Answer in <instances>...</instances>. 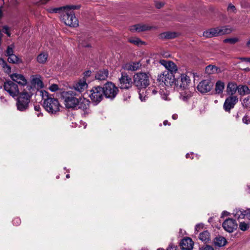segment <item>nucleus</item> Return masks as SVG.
Here are the masks:
<instances>
[{
    "mask_svg": "<svg viewBox=\"0 0 250 250\" xmlns=\"http://www.w3.org/2000/svg\"><path fill=\"white\" fill-rule=\"evenodd\" d=\"M7 60L9 62L12 63H19L22 62L21 60L15 54L8 56Z\"/></svg>",
    "mask_w": 250,
    "mask_h": 250,
    "instance_id": "e433bc0d",
    "label": "nucleus"
},
{
    "mask_svg": "<svg viewBox=\"0 0 250 250\" xmlns=\"http://www.w3.org/2000/svg\"><path fill=\"white\" fill-rule=\"evenodd\" d=\"M49 89L52 92H55L58 89V85L56 84H53L49 87Z\"/></svg>",
    "mask_w": 250,
    "mask_h": 250,
    "instance_id": "de8ad7c7",
    "label": "nucleus"
},
{
    "mask_svg": "<svg viewBox=\"0 0 250 250\" xmlns=\"http://www.w3.org/2000/svg\"><path fill=\"white\" fill-rule=\"evenodd\" d=\"M163 5H164V4L162 2H157L156 3V7L158 9L162 8Z\"/></svg>",
    "mask_w": 250,
    "mask_h": 250,
    "instance_id": "864d4df0",
    "label": "nucleus"
},
{
    "mask_svg": "<svg viewBox=\"0 0 250 250\" xmlns=\"http://www.w3.org/2000/svg\"><path fill=\"white\" fill-rule=\"evenodd\" d=\"M200 227H202V226L200 225V224H198V225H196V226H195V231H196L197 232H198V229H199Z\"/></svg>",
    "mask_w": 250,
    "mask_h": 250,
    "instance_id": "bf43d9fd",
    "label": "nucleus"
},
{
    "mask_svg": "<svg viewBox=\"0 0 250 250\" xmlns=\"http://www.w3.org/2000/svg\"><path fill=\"white\" fill-rule=\"evenodd\" d=\"M4 88L13 97L18 96L19 94L17 84L11 81H7L4 83Z\"/></svg>",
    "mask_w": 250,
    "mask_h": 250,
    "instance_id": "9b49d317",
    "label": "nucleus"
},
{
    "mask_svg": "<svg viewBox=\"0 0 250 250\" xmlns=\"http://www.w3.org/2000/svg\"><path fill=\"white\" fill-rule=\"evenodd\" d=\"M192 94L188 90L180 92V98L184 102H187L191 97Z\"/></svg>",
    "mask_w": 250,
    "mask_h": 250,
    "instance_id": "7c9ffc66",
    "label": "nucleus"
},
{
    "mask_svg": "<svg viewBox=\"0 0 250 250\" xmlns=\"http://www.w3.org/2000/svg\"><path fill=\"white\" fill-rule=\"evenodd\" d=\"M160 63L166 68V71H168L172 74L177 71V66L171 61L162 60H160Z\"/></svg>",
    "mask_w": 250,
    "mask_h": 250,
    "instance_id": "a211bd4d",
    "label": "nucleus"
},
{
    "mask_svg": "<svg viewBox=\"0 0 250 250\" xmlns=\"http://www.w3.org/2000/svg\"><path fill=\"white\" fill-rule=\"evenodd\" d=\"M79 95L73 90L68 91H64L62 93V97L64 100V103L67 108H76L79 103L80 97Z\"/></svg>",
    "mask_w": 250,
    "mask_h": 250,
    "instance_id": "20e7f679",
    "label": "nucleus"
},
{
    "mask_svg": "<svg viewBox=\"0 0 250 250\" xmlns=\"http://www.w3.org/2000/svg\"><path fill=\"white\" fill-rule=\"evenodd\" d=\"M243 213H244V219H247L248 220H250V209H247V210H245L243 212Z\"/></svg>",
    "mask_w": 250,
    "mask_h": 250,
    "instance_id": "a18cd8bd",
    "label": "nucleus"
},
{
    "mask_svg": "<svg viewBox=\"0 0 250 250\" xmlns=\"http://www.w3.org/2000/svg\"><path fill=\"white\" fill-rule=\"evenodd\" d=\"M213 85V84L210 80H204L199 83L197 88L201 93H206L211 90Z\"/></svg>",
    "mask_w": 250,
    "mask_h": 250,
    "instance_id": "f8f14e48",
    "label": "nucleus"
},
{
    "mask_svg": "<svg viewBox=\"0 0 250 250\" xmlns=\"http://www.w3.org/2000/svg\"><path fill=\"white\" fill-rule=\"evenodd\" d=\"M227 240L223 236H219L216 237L213 240V244L216 247H221L225 246Z\"/></svg>",
    "mask_w": 250,
    "mask_h": 250,
    "instance_id": "a878e982",
    "label": "nucleus"
},
{
    "mask_svg": "<svg viewBox=\"0 0 250 250\" xmlns=\"http://www.w3.org/2000/svg\"><path fill=\"white\" fill-rule=\"evenodd\" d=\"M238 92L241 96L249 94L250 93V89L248 86L245 85H239L238 87Z\"/></svg>",
    "mask_w": 250,
    "mask_h": 250,
    "instance_id": "c85d7f7f",
    "label": "nucleus"
},
{
    "mask_svg": "<svg viewBox=\"0 0 250 250\" xmlns=\"http://www.w3.org/2000/svg\"><path fill=\"white\" fill-rule=\"evenodd\" d=\"M159 89V87L152 85L147 89H145V88L140 89L139 91L140 99L142 102L146 101L149 96L157 94Z\"/></svg>",
    "mask_w": 250,
    "mask_h": 250,
    "instance_id": "9d476101",
    "label": "nucleus"
},
{
    "mask_svg": "<svg viewBox=\"0 0 250 250\" xmlns=\"http://www.w3.org/2000/svg\"><path fill=\"white\" fill-rule=\"evenodd\" d=\"M228 10L230 12H234L236 10V8L234 5L229 4L228 7Z\"/></svg>",
    "mask_w": 250,
    "mask_h": 250,
    "instance_id": "09e8293b",
    "label": "nucleus"
},
{
    "mask_svg": "<svg viewBox=\"0 0 250 250\" xmlns=\"http://www.w3.org/2000/svg\"><path fill=\"white\" fill-rule=\"evenodd\" d=\"M10 77L13 81L16 82L22 86L26 85L27 84V79L22 74L13 73L10 75Z\"/></svg>",
    "mask_w": 250,
    "mask_h": 250,
    "instance_id": "f3484780",
    "label": "nucleus"
},
{
    "mask_svg": "<svg viewBox=\"0 0 250 250\" xmlns=\"http://www.w3.org/2000/svg\"><path fill=\"white\" fill-rule=\"evenodd\" d=\"M247 45L248 46V47H250V39L249 40V41L247 42Z\"/></svg>",
    "mask_w": 250,
    "mask_h": 250,
    "instance_id": "774afa93",
    "label": "nucleus"
},
{
    "mask_svg": "<svg viewBox=\"0 0 250 250\" xmlns=\"http://www.w3.org/2000/svg\"><path fill=\"white\" fill-rule=\"evenodd\" d=\"M48 54L45 52H42L37 57V61L39 63L44 64L47 61Z\"/></svg>",
    "mask_w": 250,
    "mask_h": 250,
    "instance_id": "2f4dec72",
    "label": "nucleus"
},
{
    "mask_svg": "<svg viewBox=\"0 0 250 250\" xmlns=\"http://www.w3.org/2000/svg\"><path fill=\"white\" fill-rule=\"evenodd\" d=\"M209 233L208 231H204L200 234L199 238L202 242L208 243L209 241Z\"/></svg>",
    "mask_w": 250,
    "mask_h": 250,
    "instance_id": "f704fd0d",
    "label": "nucleus"
},
{
    "mask_svg": "<svg viewBox=\"0 0 250 250\" xmlns=\"http://www.w3.org/2000/svg\"><path fill=\"white\" fill-rule=\"evenodd\" d=\"M224 229L227 232H232L237 228V224L234 219L229 218L224 221L222 224Z\"/></svg>",
    "mask_w": 250,
    "mask_h": 250,
    "instance_id": "dca6fc26",
    "label": "nucleus"
},
{
    "mask_svg": "<svg viewBox=\"0 0 250 250\" xmlns=\"http://www.w3.org/2000/svg\"><path fill=\"white\" fill-rule=\"evenodd\" d=\"M242 105L245 107H250V96H248L243 99Z\"/></svg>",
    "mask_w": 250,
    "mask_h": 250,
    "instance_id": "ea45409f",
    "label": "nucleus"
},
{
    "mask_svg": "<svg viewBox=\"0 0 250 250\" xmlns=\"http://www.w3.org/2000/svg\"><path fill=\"white\" fill-rule=\"evenodd\" d=\"M109 75L108 71L107 69H103L98 71L95 75V78L100 81L105 80Z\"/></svg>",
    "mask_w": 250,
    "mask_h": 250,
    "instance_id": "393cba45",
    "label": "nucleus"
},
{
    "mask_svg": "<svg viewBox=\"0 0 250 250\" xmlns=\"http://www.w3.org/2000/svg\"><path fill=\"white\" fill-rule=\"evenodd\" d=\"M104 96L102 87L98 86L93 87L89 93V97L96 104L99 103L103 99Z\"/></svg>",
    "mask_w": 250,
    "mask_h": 250,
    "instance_id": "1a4fd4ad",
    "label": "nucleus"
},
{
    "mask_svg": "<svg viewBox=\"0 0 250 250\" xmlns=\"http://www.w3.org/2000/svg\"><path fill=\"white\" fill-rule=\"evenodd\" d=\"M42 98L43 99V107L48 112L55 114L59 111L60 104L57 99L48 96V93L46 91H42Z\"/></svg>",
    "mask_w": 250,
    "mask_h": 250,
    "instance_id": "7ed1b4c3",
    "label": "nucleus"
},
{
    "mask_svg": "<svg viewBox=\"0 0 250 250\" xmlns=\"http://www.w3.org/2000/svg\"><path fill=\"white\" fill-rule=\"evenodd\" d=\"M34 109L37 112L41 111V107L39 105H36L34 106Z\"/></svg>",
    "mask_w": 250,
    "mask_h": 250,
    "instance_id": "5fc2aeb1",
    "label": "nucleus"
},
{
    "mask_svg": "<svg viewBox=\"0 0 250 250\" xmlns=\"http://www.w3.org/2000/svg\"><path fill=\"white\" fill-rule=\"evenodd\" d=\"M161 96L162 99H163L165 100H168V95L167 94L162 95Z\"/></svg>",
    "mask_w": 250,
    "mask_h": 250,
    "instance_id": "052dcab7",
    "label": "nucleus"
},
{
    "mask_svg": "<svg viewBox=\"0 0 250 250\" xmlns=\"http://www.w3.org/2000/svg\"><path fill=\"white\" fill-rule=\"evenodd\" d=\"M206 72L208 74L219 73L221 72V70L215 65H209L206 67Z\"/></svg>",
    "mask_w": 250,
    "mask_h": 250,
    "instance_id": "cd10ccee",
    "label": "nucleus"
},
{
    "mask_svg": "<svg viewBox=\"0 0 250 250\" xmlns=\"http://www.w3.org/2000/svg\"><path fill=\"white\" fill-rule=\"evenodd\" d=\"M229 214V213L227 211H224L222 213L221 217H224V216H227Z\"/></svg>",
    "mask_w": 250,
    "mask_h": 250,
    "instance_id": "6e6d98bb",
    "label": "nucleus"
},
{
    "mask_svg": "<svg viewBox=\"0 0 250 250\" xmlns=\"http://www.w3.org/2000/svg\"><path fill=\"white\" fill-rule=\"evenodd\" d=\"M0 100H1L2 102H4L6 101V100L4 99V98L3 96H1L0 97Z\"/></svg>",
    "mask_w": 250,
    "mask_h": 250,
    "instance_id": "338daca9",
    "label": "nucleus"
},
{
    "mask_svg": "<svg viewBox=\"0 0 250 250\" xmlns=\"http://www.w3.org/2000/svg\"><path fill=\"white\" fill-rule=\"evenodd\" d=\"M48 0H41L40 2H41V4H43L46 3L47 2Z\"/></svg>",
    "mask_w": 250,
    "mask_h": 250,
    "instance_id": "e2e57ef3",
    "label": "nucleus"
},
{
    "mask_svg": "<svg viewBox=\"0 0 250 250\" xmlns=\"http://www.w3.org/2000/svg\"><path fill=\"white\" fill-rule=\"evenodd\" d=\"M141 66L139 62H131L128 65L127 69L130 71H134L138 70Z\"/></svg>",
    "mask_w": 250,
    "mask_h": 250,
    "instance_id": "c9c22d12",
    "label": "nucleus"
},
{
    "mask_svg": "<svg viewBox=\"0 0 250 250\" xmlns=\"http://www.w3.org/2000/svg\"><path fill=\"white\" fill-rule=\"evenodd\" d=\"M172 118L174 120H176L178 118V115L176 114H174L172 116Z\"/></svg>",
    "mask_w": 250,
    "mask_h": 250,
    "instance_id": "680f3d73",
    "label": "nucleus"
},
{
    "mask_svg": "<svg viewBox=\"0 0 250 250\" xmlns=\"http://www.w3.org/2000/svg\"><path fill=\"white\" fill-rule=\"evenodd\" d=\"M238 85L235 82L232 81L228 82L226 87L227 94L231 96H234V95L238 91Z\"/></svg>",
    "mask_w": 250,
    "mask_h": 250,
    "instance_id": "aec40b11",
    "label": "nucleus"
},
{
    "mask_svg": "<svg viewBox=\"0 0 250 250\" xmlns=\"http://www.w3.org/2000/svg\"><path fill=\"white\" fill-rule=\"evenodd\" d=\"M176 33L172 32H166L161 33L160 35V37L161 39H173L176 37Z\"/></svg>",
    "mask_w": 250,
    "mask_h": 250,
    "instance_id": "473e14b6",
    "label": "nucleus"
},
{
    "mask_svg": "<svg viewBox=\"0 0 250 250\" xmlns=\"http://www.w3.org/2000/svg\"><path fill=\"white\" fill-rule=\"evenodd\" d=\"M245 210L243 209H236L233 210V214L236 218L238 219H244V213Z\"/></svg>",
    "mask_w": 250,
    "mask_h": 250,
    "instance_id": "4c0bfd02",
    "label": "nucleus"
},
{
    "mask_svg": "<svg viewBox=\"0 0 250 250\" xmlns=\"http://www.w3.org/2000/svg\"><path fill=\"white\" fill-rule=\"evenodd\" d=\"M2 30L3 33H4L7 35V36H10V33L9 32V28L8 27V26L6 25L3 26Z\"/></svg>",
    "mask_w": 250,
    "mask_h": 250,
    "instance_id": "c03bdc74",
    "label": "nucleus"
},
{
    "mask_svg": "<svg viewBox=\"0 0 250 250\" xmlns=\"http://www.w3.org/2000/svg\"><path fill=\"white\" fill-rule=\"evenodd\" d=\"M200 250H214V249L210 246L206 245L202 247Z\"/></svg>",
    "mask_w": 250,
    "mask_h": 250,
    "instance_id": "3c124183",
    "label": "nucleus"
},
{
    "mask_svg": "<svg viewBox=\"0 0 250 250\" xmlns=\"http://www.w3.org/2000/svg\"><path fill=\"white\" fill-rule=\"evenodd\" d=\"M31 84L38 89L42 88L43 86V83L41 80V76L39 75H32L31 77Z\"/></svg>",
    "mask_w": 250,
    "mask_h": 250,
    "instance_id": "4be33fe9",
    "label": "nucleus"
},
{
    "mask_svg": "<svg viewBox=\"0 0 250 250\" xmlns=\"http://www.w3.org/2000/svg\"><path fill=\"white\" fill-rule=\"evenodd\" d=\"M13 222L14 225L18 226L21 223V220L19 218H15Z\"/></svg>",
    "mask_w": 250,
    "mask_h": 250,
    "instance_id": "603ef678",
    "label": "nucleus"
},
{
    "mask_svg": "<svg viewBox=\"0 0 250 250\" xmlns=\"http://www.w3.org/2000/svg\"><path fill=\"white\" fill-rule=\"evenodd\" d=\"M87 86L88 84L86 83V79H83L75 83L71 90H74L78 95H80L82 92L87 88Z\"/></svg>",
    "mask_w": 250,
    "mask_h": 250,
    "instance_id": "2eb2a0df",
    "label": "nucleus"
},
{
    "mask_svg": "<svg viewBox=\"0 0 250 250\" xmlns=\"http://www.w3.org/2000/svg\"><path fill=\"white\" fill-rule=\"evenodd\" d=\"M133 82L139 88H145L149 84V76L146 73H137L133 76Z\"/></svg>",
    "mask_w": 250,
    "mask_h": 250,
    "instance_id": "423d86ee",
    "label": "nucleus"
},
{
    "mask_svg": "<svg viewBox=\"0 0 250 250\" xmlns=\"http://www.w3.org/2000/svg\"><path fill=\"white\" fill-rule=\"evenodd\" d=\"M81 44L82 46L85 47H89L91 46V45L89 43L81 42Z\"/></svg>",
    "mask_w": 250,
    "mask_h": 250,
    "instance_id": "13d9d810",
    "label": "nucleus"
},
{
    "mask_svg": "<svg viewBox=\"0 0 250 250\" xmlns=\"http://www.w3.org/2000/svg\"><path fill=\"white\" fill-rule=\"evenodd\" d=\"M0 67L6 73L9 74L11 72V67L10 65L2 58H0Z\"/></svg>",
    "mask_w": 250,
    "mask_h": 250,
    "instance_id": "c756f323",
    "label": "nucleus"
},
{
    "mask_svg": "<svg viewBox=\"0 0 250 250\" xmlns=\"http://www.w3.org/2000/svg\"><path fill=\"white\" fill-rule=\"evenodd\" d=\"M68 9L67 6H63V7H60L58 8H49L47 9V11L48 12L50 13H60L61 14V15L62 14V13L64 12V11L65 9Z\"/></svg>",
    "mask_w": 250,
    "mask_h": 250,
    "instance_id": "72a5a7b5",
    "label": "nucleus"
},
{
    "mask_svg": "<svg viewBox=\"0 0 250 250\" xmlns=\"http://www.w3.org/2000/svg\"><path fill=\"white\" fill-rule=\"evenodd\" d=\"M232 31V28L229 26L211 28L203 32V36L206 38H209L213 37L228 34Z\"/></svg>",
    "mask_w": 250,
    "mask_h": 250,
    "instance_id": "39448f33",
    "label": "nucleus"
},
{
    "mask_svg": "<svg viewBox=\"0 0 250 250\" xmlns=\"http://www.w3.org/2000/svg\"><path fill=\"white\" fill-rule=\"evenodd\" d=\"M35 91V87L27 85L26 88L20 93L17 99L16 106L20 111H24L28 109L32 96Z\"/></svg>",
    "mask_w": 250,
    "mask_h": 250,
    "instance_id": "f257e3e1",
    "label": "nucleus"
},
{
    "mask_svg": "<svg viewBox=\"0 0 250 250\" xmlns=\"http://www.w3.org/2000/svg\"><path fill=\"white\" fill-rule=\"evenodd\" d=\"M128 41L134 44L139 45L143 42L138 38H131L129 39Z\"/></svg>",
    "mask_w": 250,
    "mask_h": 250,
    "instance_id": "58836bf2",
    "label": "nucleus"
},
{
    "mask_svg": "<svg viewBox=\"0 0 250 250\" xmlns=\"http://www.w3.org/2000/svg\"><path fill=\"white\" fill-rule=\"evenodd\" d=\"M14 47V45L13 44H11L7 47V48L6 50V55L8 57L10 55H14L13 54V48Z\"/></svg>",
    "mask_w": 250,
    "mask_h": 250,
    "instance_id": "79ce46f5",
    "label": "nucleus"
},
{
    "mask_svg": "<svg viewBox=\"0 0 250 250\" xmlns=\"http://www.w3.org/2000/svg\"><path fill=\"white\" fill-rule=\"evenodd\" d=\"M131 78L126 74L122 73V76L119 79V86L121 89H127L132 86Z\"/></svg>",
    "mask_w": 250,
    "mask_h": 250,
    "instance_id": "4468645a",
    "label": "nucleus"
},
{
    "mask_svg": "<svg viewBox=\"0 0 250 250\" xmlns=\"http://www.w3.org/2000/svg\"><path fill=\"white\" fill-rule=\"evenodd\" d=\"M163 124L164 125H170V124H168V121L167 120H165L163 122Z\"/></svg>",
    "mask_w": 250,
    "mask_h": 250,
    "instance_id": "69168bd1",
    "label": "nucleus"
},
{
    "mask_svg": "<svg viewBox=\"0 0 250 250\" xmlns=\"http://www.w3.org/2000/svg\"><path fill=\"white\" fill-rule=\"evenodd\" d=\"M238 41V39L237 38H228L224 40V42H228L230 44H234Z\"/></svg>",
    "mask_w": 250,
    "mask_h": 250,
    "instance_id": "37998d69",
    "label": "nucleus"
},
{
    "mask_svg": "<svg viewBox=\"0 0 250 250\" xmlns=\"http://www.w3.org/2000/svg\"><path fill=\"white\" fill-rule=\"evenodd\" d=\"M151 27L146 24H136L131 26L130 28V31L134 32H142L149 30L151 29Z\"/></svg>",
    "mask_w": 250,
    "mask_h": 250,
    "instance_id": "b1692460",
    "label": "nucleus"
},
{
    "mask_svg": "<svg viewBox=\"0 0 250 250\" xmlns=\"http://www.w3.org/2000/svg\"><path fill=\"white\" fill-rule=\"evenodd\" d=\"M158 81L160 84L169 86L175 82L174 74L168 71H165L158 76Z\"/></svg>",
    "mask_w": 250,
    "mask_h": 250,
    "instance_id": "0eeeda50",
    "label": "nucleus"
},
{
    "mask_svg": "<svg viewBox=\"0 0 250 250\" xmlns=\"http://www.w3.org/2000/svg\"><path fill=\"white\" fill-rule=\"evenodd\" d=\"M238 101V98L236 96H229L227 97L223 104V108L227 112H230L236 104Z\"/></svg>",
    "mask_w": 250,
    "mask_h": 250,
    "instance_id": "ddd939ff",
    "label": "nucleus"
},
{
    "mask_svg": "<svg viewBox=\"0 0 250 250\" xmlns=\"http://www.w3.org/2000/svg\"><path fill=\"white\" fill-rule=\"evenodd\" d=\"M225 89V83L222 81L218 80L215 85V91L216 94H221Z\"/></svg>",
    "mask_w": 250,
    "mask_h": 250,
    "instance_id": "bb28decb",
    "label": "nucleus"
},
{
    "mask_svg": "<svg viewBox=\"0 0 250 250\" xmlns=\"http://www.w3.org/2000/svg\"><path fill=\"white\" fill-rule=\"evenodd\" d=\"M92 73V72L90 70H87L83 73L84 77L83 79H85L86 78L89 77Z\"/></svg>",
    "mask_w": 250,
    "mask_h": 250,
    "instance_id": "8fccbe9b",
    "label": "nucleus"
},
{
    "mask_svg": "<svg viewBox=\"0 0 250 250\" xmlns=\"http://www.w3.org/2000/svg\"><path fill=\"white\" fill-rule=\"evenodd\" d=\"M190 82V79L188 76L185 74H181L180 78L177 80V85L183 89H186Z\"/></svg>",
    "mask_w": 250,
    "mask_h": 250,
    "instance_id": "6ab92c4d",
    "label": "nucleus"
},
{
    "mask_svg": "<svg viewBox=\"0 0 250 250\" xmlns=\"http://www.w3.org/2000/svg\"><path fill=\"white\" fill-rule=\"evenodd\" d=\"M240 60L242 61L250 62V58H241Z\"/></svg>",
    "mask_w": 250,
    "mask_h": 250,
    "instance_id": "4d7b16f0",
    "label": "nucleus"
},
{
    "mask_svg": "<svg viewBox=\"0 0 250 250\" xmlns=\"http://www.w3.org/2000/svg\"><path fill=\"white\" fill-rule=\"evenodd\" d=\"M36 114H37V116L38 117H40V116H42V113H41L40 111V112H37Z\"/></svg>",
    "mask_w": 250,
    "mask_h": 250,
    "instance_id": "0e129e2a",
    "label": "nucleus"
},
{
    "mask_svg": "<svg viewBox=\"0 0 250 250\" xmlns=\"http://www.w3.org/2000/svg\"><path fill=\"white\" fill-rule=\"evenodd\" d=\"M243 122L246 124H249L250 123V117L246 115L243 118Z\"/></svg>",
    "mask_w": 250,
    "mask_h": 250,
    "instance_id": "49530a36",
    "label": "nucleus"
},
{
    "mask_svg": "<svg viewBox=\"0 0 250 250\" xmlns=\"http://www.w3.org/2000/svg\"><path fill=\"white\" fill-rule=\"evenodd\" d=\"M250 228V225L245 222H240L239 224V229L242 231H246Z\"/></svg>",
    "mask_w": 250,
    "mask_h": 250,
    "instance_id": "a19ab883",
    "label": "nucleus"
},
{
    "mask_svg": "<svg viewBox=\"0 0 250 250\" xmlns=\"http://www.w3.org/2000/svg\"><path fill=\"white\" fill-rule=\"evenodd\" d=\"M194 242L189 237L184 238L180 243L181 249L183 250H191L193 247Z\"/></svg>",
    "mask_w": 250,
    "mask_h": 250,
    "instance_id": "412c9836",
    "label": "nucleus"
},
{
    "mask_svg": "<svg viewBox=\"0 0 250 250\" xmlns=\"http://www.w3.org/2000/svg\"><path fill=\"white\" fill-rule=\"evenodd\" d=\"M67 7L68 9H65L61 15V19L66 25L76 27L79 25V22L73 10L79 9L80 6L67 5Z\"/></svg>",
    "mask_w": 250,
    "mask_h": 250,
    "instance_id": "f03ea898",
    "label": "nucleus"
},
{
    "mask_svg": "<svg viewBox=\"0 0 250 250\" xmlns=\"http://www.w3.org/2000/svg\"><path fill=\"white\" fill-rule=\"evenodd\" d=\"M90 103V102L88 100L80 98L79 103L77 104L76 108L86 111L89 108Z\"/></svg>",
    "mask_w": 250,
    "mask_h": 250,
    "instance_id": "5701e85b",
    "label": "nucleus"
},
{
    "mask_svg": "<svg viewBox=\"0 0 250 250\" xmlns=\"http://www.w3.org/2000/svg\"><path fill=\"white\" fill-rule=\"evenodd\" d=\"M104 95L107 98L114 99L118 92V88L111 82H108L102 87Z\"/></svg>",
    "mask_w": 250,
    "mask_h": 250,
    "instance_id": "6e6552de",
    "label": "nucleus"
}]
</instances>
